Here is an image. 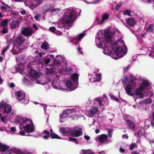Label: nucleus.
Masks as SVG:
<instances>
[{
    "instance_id": "f257e3e1",
    "label": "nucleus",
    "mask_w": 154,
    "mask_h": 154,
    "mask_svg": "<svg viewBox=\"0 0 154 154\" xmlns=\"http://www.w3.org/2000/svg\"><path fill=\"white\" fill-rule=\"evenodd\" d=\"M76 11L75 10H68L63 18V22L67 26H71L76 18Z\"/></svg>"
},
{
    "instance_id": "f03ea898",
    "label": "nucleus",
    "mask_w": 154,
    "mask_h": 154,
    "mask_svg": "<svg viewBox=\"0 0 154 154\" xmlns=\"http://www.w3.org/2000/svg\"><path fill=\"white\" fill-rule=\"evenodd\" d=\"M22 20L20 17L19 18L17 19L14 20L12 21L10 25L11 28L12 29H14L19 26V24L20 23Z\"/></svg>"
},
{
    "instance_id": "7ed1b4c3",
    "label": "nucleus",
    "mask_w": 154,
    "mask_h": 154,
    "mask_svg": "<svg viewBox=\"0 0 154 154\" xmlns=\"http://www.w3.org/2000/svg\"><path fill=\"white\" fill-rule=\"evenodd\" d=\"M29 74L33 78L35 79L34 81H35V82L38 83H39V81L36 79L37 78H38L39 76V75L37 71L33 69H31L29 70Z\"/></svg>"
},
{
    "instance_id": "20e7f679",
    "label": "nucleus",
    "mask_w": 154,
    "mask_h": 154,
    "mask_svg": "<svg viewBox=\"0 0 154 154\" xmlns=\"http://www.w3.org/2000/svg\"><path fill=\"white\" fill-rule=\"evenodd\" d=\"M117 55L120 57H122L125 54V51L122 47H117V49L115 51Z\"/></svg>"
},
{
    "instance_id": "39448f33",
    "label": "nucleus",
    "mask_w": 154,
    "mask_h": 154,
    "mask_svg": "<svg viewBox=\"0 0 154 154\" xmlns=\"http://www.w3.org/2000/svg\"><path fill=\"white\" fill-rule=\"evenodd\" d=\"M22 34L24 36H31L33 33V29L29 28H24L22 31Z\"/></svg>"
},
{
    "instance_id": "423d86ee",
    "label": "nucleus",
    "mask_w": 154,
    "mask_h": 154,
    "mask_svg": "<svg viewBox=\"0 0 154 154\" xmlns=\"http://www.w3.org/2000/svg\"><path fill=\"white\" fill-rule=\"evenodd\" d=\"M81 128H79V130H71V136L73 137H79L82 134V132Z\"/></svg>"
},
{
    "instance_id": "0eeeda50",
    "label": "nucleus",
    "mask_w": 154,
    "mask_h": 154,
    "mask_svg": "<svg viewBox=\"0 0 154 154\" xmlns=\"http://www.w3.org/2000/svg\"><path fill=\"white\" fill-rule=\"evenodd\" d=\"M126 93L129 95L132 96L135 93V90L130 85H128L125 88Z\"/></svg>"
},
{
    "instance_id": "6e6552de",
    "label": "nucleus",
    "mask_w": 154,
    "mask_h": 154,
    "mask_svg": "<svg viewBox=\"0 0 154 154\" xmlns=\"http://www.w3.org/2000/svg\"><path fill=\"white\" fill-rule=\"evenodd\" d=\"M97 138L101 143H102L106 141L108 137L107 135L103 134L100 135L99 136H97V138H95V139L97 141Z\"/></svg>"
},
{
    "instance_id": "1a4fd4ad",
    "label": "nucleus",
    "mask_w": 154,
    "mask_h": 154,
    "mask_svg": "<svg viewBox=\"0 0 154 154\" xmlns=\"http://www.w3.org/2000/svg\"><path fill=\"white\" fill-rule=\"evenodd\" d=\"M60 131L63 135H68L69 134L71 135V129L68 128H61Z\"/></svg>"
},
{
    "instance_id": "9d476101",
    "label": "nucleus",
    "mask_w": 154,
    "mask_h": 154,
    "mask_svg": "<svg viewBox=\"0 0 154 154\" xmlns=\"http://www.w3.org/2000/svg\"><path fill=\"white\" fill-rule=\"evenodd\" d=\"M25 94L23 91H18L15 93L16 98L18 100H21L25 98Z\"/></svg>"
},
{
    "instance_id": "9b49d317",
    "label": "nucleus",
    "mask_w": 154,
    "mask_h": 154,
    "mask_svg": "<svg viewBox=\"0 0 154 154\" xmlns=\"http://www.w3.org/2000/svg\"><path fill=\"white\" fill-rule=\"evenodd\" d=\"M23 128L28 133L33 132L35 129V128L33 125V123L32 124V125L27 124L23 127Z\"/></svg>"
},
{
    "instance_id": "f8f14e48",
    "label": "nucleus",
    "mask_w": 154,
    "mask_h": 154,
    "mask_svg": "<svg viewBox=\"0 0 154 154\" xmlns=\"http://www.w3.org/2000/svg\"><path fill=\"white\" fill-rule=\"evenodd\" d=\"M127 24L130 26H133L136 23V21L133 18H128L126 20Z\"/></svg>"
},
{
    "instance_id": "ddd939ff",
    "label": "nucleus",
    "mask_w": 154,
    "mask_h": 154,
    "mask_svg": "<svg viewBox=\"0 0 154 154\" xmlns=\"http://www.w3.org/2000/svg\"><path fill=\"white\" fill-rule=\"evenodd\" d=\"M98 111V109L97 107H95L91 109L89 112V115L90 116L93 117L95 116V115L96 114Z\"/></svg>"
},
{
    "instance_id": "4468645a",
    "label": "nucleus",
    "mask_w": 154,
    "mask_h": 154,
    "mask_svg": "<svg viewBox=\"0 0 154 154\" xmlns=\"http://www.w3.org/2000/svg\"><path fill=\"white\" fill-rule=\"evenodd\" d=\"M16 43L18 45H21L25 41V39L23 37L19 36L16 39Z\"/></svg>"
},
{
    "instance_id": "2eb2a0df",
    "label": "nucleus",
    "mask_w": 154,
    "mask_h": 154,
    "mask_svg": "<svg viewBox=\"0 0 154 154\" xmlns=\"http://www.w3.org/2000/svg\"><path fill=\"white\" fill-rule=\"evenodd\" d=\"M12 110V107L9 105L5 104L4 107L3 111L6 113H10Z\"/></svg>"
},
{
    "instance_id": "dca6fc26",
    "label": "nucleus",
    "mask_w": 154,
    "mask_h": 154,
    "mask_svg": "<svg viewBox=\"0 0 154 154\" xmlns=\"http://www.w3.org/2000/svg\"><path fill=\"white\" fill-rule=\"evenodd\" d=\"M59 57V56L57 55L54 60V67L55 69H58V67L60 65L61 63L60 60H57V58Z\"/></svg>"
},
{
    "instance_id": "f3484780",
    "label": "nucleus",
    "mask_w": 154,
    "mask_h": 154,
    "mask_svg": "<svg viewBox=\"0 0 154 154\" xmlns=\"http://www.w3.org/2000/svg\"><path fill=\"white\" fill-rule=\"evenodd\" d=\"M79 75L76 73L72 74L71 76V79L76 84V86L78 84V81Z\"/></svg>"
},
{
    "instance_id": "a211bd4d",
    "label": "nucleus",
    "mask_w": 154,
    "mask_h": 154,
    "mask_svg": "<svg viewBox=\"0 0 154 154\" xmlns=\"http://www.w3.org/2000/svg\"><path fill=\"white\" fill-rule=\"evenodd\" d=\"M66 85L68 88L70 89L71 91H73L76 88V87L74 86L70 80H68L66 81Z\"/></svg>"
},
{
    "instance_id": "6ab92c4d",
    "label": "nucleus",
    "mask_w": 154,
    "mask_h": 154,
    "mask_svg": "<svg viewBox=\"0 0 154 154\" xmlns=\"http://www.w3.org/2000/svg\"><path fill=\"white\" fill-rule=\"evenodd\" d=\"M128 128L129 129L133 130L135 128V125L132 121L128 120L126 121Z\"/></svg>"
},
{
    "instance_id": "aec40b11",
    "label": "nucleus",
    "mask_w": 154,
    "mask_h": 154,
    "mask_svg": "<svg viewBox=\"0 0 154 154\" xmlns=\"http://www.w3.org/2000/svg\"><path fill=\"white\" fill-rule=\"evenodd\" d=\"M11 51L14 54H17L20 52V48L17 46H13Z\"/></svg>"
},
{
    "instance_id": "412c9836",
    "label": "nucleus",
    "mask_w": 154,
    "mask_h": 154,
    "mask_svg": "<svg viewBox=\"0 0 154 154\" xmlns=\"http://www.w3.org/2000/svg\"><path fill=\"white\" fill-rule=\"evenodd\" d=\"M149 86V82L146 80H143V82L142 83L140 86V88L142 89H145L146 87H148Z\"/></svg>"
},
{
    "instance_id": "4be33fe9",
    "label": "nucleus",
    "mask_w": 154,
    "mask_h": 154,
    "mask_svg": "<svg viewBox=\"0 0 154 154\" xmlns=\"http://www.w3.org/2000/svg\"><path fill=\"white\" fill-rule=\"evenodd\" d=\"M9 148V147L8 146L0 143V152L5 151L8 150Z\"/></svg>"
},
{
    "instance_id": "5701e85b",
    "label": "nucleus",
    "mask_w": 154,
    "mask_h": 154,
    "mask_svg": "<svg viewBox=\"0 0 154 154\" xmlns=\"http://www.w3.org/2000/svg\"><path fill=\"white\" fill-rule=\"evenodd\" d=\"M101 16L102 19L100 20V23H102L105 20L108 19L109 17V15L107 13H106L102 15Z\"/></svg>"
},
{
    "instance_id": "b1692460",
    "label": "nucleus",
    "mask_w": 154,
    "mask_h": 154,
    "mask_svg": "<svg viewBox=\"0 0 154 154\" xmlns=\"http://www.w3.org/2000/svg\"><path fill=\"white\" fill-rule=\"evenodd\" d=\"M41 47L43 49H48L49 48L48 43L47 42H44L41 46Z\"/></svg>"
},
{
    "instance_id": "393cba45",
    "label": "nucleus",
    "mask_w": 154,
    "mask_h": 154,
    "mask_svg": "<svg viewBox=\"0 0 154 154\" xmlns=\"http://www.w3.org/2000/svg\"><path fill=\"white\" fill-rule=\"evenodd\" d=\"M111 34L109 31H107L105 32L104 36L106 40H110L111 37Z\"/></svg>"
},
{
    "instance_id": "a878e982",
    "label": "nucleus",
    "mask_w": 154,
    "mask_h": 154,
    "mask_svg": "<svg viewBox=\"0 0 154 154\" xmlns=\"http://www.w3.org/2000/svg\"><path fill=\"white\" fill-rule=\"evenodd\" d=\"M50 136L51 138L52 139H61V137L59 136L58 135L56 134L55 133H51L50 134Z\"/></svg>"
},
{
    "instance_id": "bb28decb",
    "label": "nucleus",
    "mask_w": 154,
    "mask_h": 154,
    "mask_svg": "<svg viewBox=\"0 0 154 154\" xmlns=\"http://www.w3.org/2000/svg\"><path fill=\"white\" fill-rule=\"evenodd\" d=\"M85 35V34L84 33H82L76 35L75 37V38L78 41H80Z\"/></svg>"
},
{
    "instance_id": "cd10ccee",
    "label": "nucleus",
    "mask_w": 154,
    "mask_h": 154,
    "mask_svg": "<svg viewBox=\"0 0 154 154\" xmlns=\"http://www.w3.org/2000/svg\"><path fill=\"white\" fill-rule=\"evenodd\" d=\"M143 89H142L141 88H140V87L138 88L136 91V94L137 95H142V91Z\"/></svg>"
},
{
    "instance_id": "c85d7f7f",
    "label": "nucleus",
    "mask_w": 154,
    "mask_h": 154,
    "mask_svg": "<svg viewBox=\"0 0 154 154\" xmlns=\"http://www.w3.org/2000/svg\"><path fill=\"white\" fill-rule=\"evenodd\" d=\"M42 1L43 0H33V2L35 6L37 7L41 4Z\"/></svg>"
},
{
    "instance_id": "c756f323",
    "label": "nucleus",
    "mask_w": 154,
    "mask_h": 154,
    "mask_svg": "<svg viewBox=\"0 0 154 154\" xmlns=\"http://www.w3.org/2000/svg\"><path fill=\"white\" fill-rule=\"evenodd\" d=\"M154 29V25L153 24H150L148 27L147 31L148 32H150L152 31Z\"/></svg>"
},
{
    "instance_id": "7c9ffc66",
    "label": "nucleus",
    "mask_w": 154,
    "mask_h": 154,
    "mask_svg": "<svg viewBox=\"0 0 154 154\" xmlns=\"http://www.w3.org/2000/svg\"><path fill=\"white\" fill-rule=\"evenodd\" d=\"M8 21V20L7 19L3 20L1 22V25L3 27L7 26Z\"/></svg>"
},
{
    "instance_id": "2f4dec72",
    "label": "nucleus",
    "mask_w": 154,
    "mask_h": 154,
    "mask_svg": "<svg viewBox=\"0 0 154 154\" xmlns=\"http://www.w3.org/2000/svg\"><path fill=\"white\" fill-rule=\"evenodd\" d=\"M3 4L5 5V6L2 5L0 7L1 8L2 10H8V8H10V7L7 4H6L5 3H3Z\"/></svg>"
},
{
    "instance_id": "473e14b6",
    "label": "nucleus",
    "mask_w": 154,
    "mask_h": 154,
    "mask_svg": "<svg viewBox=\"0 0 154 154\" xmlns=\"http://www.w3.org/2000/svg\"><path fill=\"white\" fill-rule=\"evenodd\" d=\"M132 74L130 75V76L129 78V82H130L132 83L136 79V77L135 76H133Z\"/></svg>"
},
{
    "instance_id": "72a5a7b5",
    "label": "nucleus",
    "mask_w": 154,
    "mask_h": 154,
    "mask_svg": "<svg viewBox=\"0 0 154 154\" xmlns=\"http://www.w3.org/2000/svg\"><path fill=\"white\" fill-rule=\"evenodd\" d=\"M122 82L123 84L125 83L128 80V76L126 75H125L123 78L122 79Z\"/></svg>"
},
{
    "instance_id": "f704fd0d",
    "label": "nucleus",
    "mask_w": 154,
    "mask_h": 154,
    "mask_svg": "<svg viewBox=\"0 0 154 154\" xmlns=\"http://www.w3.org/2000/svg\"><path fill=\"white\" fill-rule=\"evenodd\" d=\"M69 140L70 141H72L75 143L76 144H78V141L77 139L75 138H73L70 137L68 138Z\"/></svg>"
},
{
    "instance_id": "c9c22d12",
    "label": "nucleus",
    "mask_w": 154,
    "mask_h": 154,
    "mask_svg": "<svg viewBox=\"0 0 154 154\" xmlns=\"http://www.w3.org/2000/svg\"><path fill=\"white\" fill-rule=\"evenodd\" d=\"M1 32L3 34H5L8 32V30L7 28L5 27H3V30H1Z\"/></svg>"
},
{
    "instance_id": "e433bc0d",
    "label": "nucleus",
    "mask_w": 154,
    "mask_h": 154,
    "mask_svg": "<svg viewBox=\"0 0 154 154\" xmlns=\"http://www.w3.org/2000/svg\"><path fill=\"white\" fill-rule=\"evenodd\" d=\"M29 121L31 122V123L32 124V120L29 119H26L23 120V122H22L21 125H23L24 124H25L27 123V121Z\"/></svg>"
},
{
    "instance_id": "4c0bfd02",
    "label": "nucleus",
    "mask_w": 154,
    "mask_h": 154,
    "mask_svg": "<svg viewBox=\"0 0 154 154\" xmlns=\"http://www.w3.org/2000/svg\"><path fill=\"white\" fill-rule=\"evenodd\" d=\"M107 131L108 133L109 137H112V129H109Z\"/></svg>"
},
{
    "instance_id": "58836bf2",
    "label": "nucleus",
    "mask_w": 154,
    "mask_h": 154,
    "mask_svg": "<svg viewBox=\"0 0 154 154\" xmlns=\"http://www.w3.org/2000/svg\"><path fill=\"white\" fill-rule=\"evenodd\" d=\"M152 119L151 124L152 127L154 128V112L152 114Z\"/></svg>"
},
{
    "instance_id": "ea45409f",
    "label": "nucleus",
    "mask_w": 154,
    "mask_h": 154,
    "mask_svg": "<svg viewBox=\"0 0 154 154\" xmlns=\"http://www.w3.org/2000/svg\"><path fill=\"white\" fill-rule=\"evenodd\" d=\"M110 97L111 99H112L114 100H116L117 102L119 101V99L117 98L115 96L112 94H111L110 95Z\"/></svg>"
},
{
    "instance_id": "a19ab883",
    "label": "nucleus",
    "mask_w": 154,
    "mask_h": 154,
    "mask_svg": "<svg viewBox=\"0 0 154 154\" xmlns=\"http://www.w3.org/2000/svg\"><path fill=\"white\" fill-rule=\"evenodd\" d=\"M130 68V65H128L126 67L124 68V73H125L128 71Z\"/></svg>"
},
{
    "instance_id": "79ce46f5",
    "label": "nucleus",
    "mask_w": 154,
    "mask_h": 154,
    "mask_svg": "<svg viewBox=\"0 0 154 154\" xmlns=\"http://www.w3.org/2000/svg\"><path fill=\"white\" fill-rule=\"evenodd\" d=\"M136 145L135 143H133L131 144L130 146L129 149L130 150H132L135 147Z\"/></svg>"
},
{
    "instance_id": "37998d69",
    "label": "nucleus",
    "mask_w": 154,
    "mask_h": 154,
    "mask_svg": "<svg viewBox=\"0 0 154 154\" xmlns=\"http://www.w3.org/2000/svg\"><path fill=\"white\" fill-rule=\"evenodd\" d=\"M122 5V4L121 3H119L116 5V10L117 11L118 10L119 8Z\"/></svg>"
},
{
    "instance_id": "c03bdc74",
    "label": "nucleus",
    "mask_w": 154,
    "mask_h": 154,
    "mask_svg": "<svg viewBox=\"0 0 154 154\" xmlns=\"http://www.w3.org/2000/svg\"><path fill=\"white\" fill-rule=\"evenodd\" d=\"M50 61L51 59L49 58H48L45 59L44 62L47 65L50 62Z\"/></svg>"
},
{
    "instance_id": "a18cd8bd",
    "label": "nucleus",
    "mask_w": 154,
    "mask_h": 154,
    "mask_svg": "<svg viewBox=\"0 0 154 154\" xmlns=\"http://www.w3.org/2000/svg\"><path fill=\"white\" fill-rule=\"evenodd\" d=\"M82 151L83 152V153H91V150L90 149L88 150H83L82 149Z\"/></svg>"
},
{
    "instance_id": "49530a36",
    "label": "nucleus",
    "mask_w": 154,
    "mask_h": 154,
    "mask_svg": "<svg viewBox=\"0 0 154 154\" xmlns=\"http://www.w3.org/2000/svg\"><path fill=\"white\" fill-rule=\"evenodd\" d=\"M72 69L70 68H67L66 69V72L68 73V74H70L71 72H72Z\"/></svg>"
},
{
    "instance_id": "de8ad7c7",
    "label": "nucleus",
    "mask_w": 154,
    "mask_h": 154,
    "mask_svg": "<svg viewBox=\"0 0 154 154\" xmlns=\"http://www.w3.org/2000/svg\"><path fill=\"white\" fill-rule=\"evenodd\" d=\"M130 13L131 11L127 10H125V11L124 12V14L128 15L129 16H130Z\"/></svg>"
},
{
    "instance_id": "09e8293b",
    "label": "nucleus",
    "mask_w": 154,
    "mask_h": 154,
    "mask_svg": "<svg viewBox=\"0 0 154 154\" xmlns=\"http://www.w3.org/2000/svg\"><path fill=\"white\" fill-rule=\"evenodd\" d=\"M95 100L97 101L98 102L100 105H101L102 101L101 100L99 99L98 98H96L95 99Z\"/></svg>"
},
{
    "instance_id": "8fccbe9b",
    "label": "nucleus",
    "mask_w": 154,
    "mask_h": 154,
    "mask_svg": "<svg viewBox=\"0 0 154 154\" xmlns=\"http://www.w3.org/2000/svg\"><path fill=\"white\" fill-rule=\"evenodd\" d=\"M49 30L52 32H54L56 30V28L54 27H51L49 28Z\"/></svg>"
},
{
    "instance_id": "3c124183",
    "label": "nucleus",
    "mask_w": 154,
    "mask_h": 154,
    "mask_svg": "<svg viewBox=\"0 0 154 154\" xmlns=\"http://www.w3.org/2000/svg\"><path fill=\"white\" fill-rule=\"evenodd\" d=\"M9 86L11 88H13L15 87V85L13 83H11V84H9Z\"/></svg>"
},
{
    "instance_id": "603ef678",
    "label": "nucleus",
    "mask_w": 154,
    "mask_h": 154,
    "mask_svg": "<svg viewBox=\"0 0 154 154\" xmlns=\"http://www.w3.org/2000/svg\"><path fill=\"white\" fill-rule=\"evenodd\" d=\"M146 102L147 103H151L152 102V100L150 98H149L146 100Z\"/></svg>"
},
{
    "instance_id": "864d4df0",
    "label": "nucleus",
    "mask_w": 154,
    "mask_h": 154,
    "mask_svg": "<svg viewBox=\"0 0 154 154\" xmlns=\"http://www.w3.org/2000/svg\"><path fill=\"white\" fill-rule=\"evenodd\" d=\"M10 47L9 45H8V46H6V47H4L3 48V50L5 51L6 52L7 51L8 49H9Z\"/></svg>"
},
{
    "instance_id": "5fc2aeb1",
    "label": "nucleus",
    "mask_w": 154,
    "mask_h": 154,
    "mask_svg": "<svg viewBox=\"0 0 154 154\" xmlns=\"http://www.w3.org/2000/svg\"><path fill=\"white\" fill-rule=\"evenodd\" d=\"M6 104L5 103H4L3 101H2L0 103V108L4 106Z\"/></svg>"
},
{
    "instance_id": "6e6d98bb",
    "label": "nucleus",
    "mask_w": 154,
    "mask_h": 154,
    "mask_svg": "<svg viewBox=\"0 0 154 154\" xmlns=\"http://www.w3.org/2000/svg\"><path fill=\"white\" fill-rule=\"evenodd\" d=\"M50 136V135H46L44 136L43 137V138L45 140L48 139L49 138V137Z\"/></svg>"
},
{
    "instance_id": "4d7b16f0",
    "label": "nucleus",
    "mask_w": 154,
    "mask_h": 154,
    "mask_svg": "<svg viewBox=\"0 0 154 154\" xmlns=\"http://www.w3.org/2000/svg\"><path fill=\"white\" fill-rule=\"evenodd\" d=\"M84 138L85 139L88 140H89L90 138V137L88 135H85L84 136Z\"/></svg>"
},
{
    "instance_id": "13d9d810",
    "label": "nucleus",
    "mask_w": 154,
    "mask_h": 154,
    "mask_svg": "<svg viewBox=\"0 0 154 154\" xmlns=\"http://www.w3.org/2000/svg\"><path fill=\"white\" fill-rule=\"evenodd\" d=\"M43 132L44 134L47 135H50L49 132L47 130H45Z\"/></svg>"
},
{
    "instance_id": "bf43d9fd",
    "label": "nucleus",
    "mask_w": 154,
    "mask_h": 154,
    "mask_svg": "<svg viewBox=\"0 0 154 154\" xmlns=\"http://www.w3.org/2000/svg\"><path fill=\"white\" fill-rule=\"evenodd\" d=\"M137 134L138 135L141 136L143 135L142 133V130H139L137 132Z\"/></svg>"
},
{
    "instance_id": "052dcab7",
    "label": "nucleus",
    "mask_w": 154,
    "mask_h": 154,
    "mask_svg": "<svg viewBox=\"0 0 154 154\" xmlns=\"http://www.w3.org/2000/svg\"><path fill=\"white\" fill-rule=\"evenodd\" d=\"M10 130L12 131L13 132H14L16 131V128H15L13 127H12L11 128H10Z\"/></svg>"
},
{
    "instance_id": "680f3d73",
    "label": "nucleus",
    "mask_w": 154,
    "mask_h": 154,
    "mask_svg": "<svg viewBox=\"0 0 154 154\" xmlns=\"http://www.w3.org/2000/svg\"><path fill=\"white\" fill-rule=\"evenodd\" d=\"M119 150L122 153H124L125 152V149L122 148V147L119 148Z\"/></svg>"
},
{
    "instance_id": "e2e57ef3",
    "label": "nucleus",
    "mask_w": 154,
    "mask_h": 154,
    "mask_svg": "<svg viewBox=\"0 0 154 154\" xmlns=\"http://www.w3.org/2000/svg\"><path fill=\"white\" fill-rule=\"evenodd\" d=\"M122 138L123 139L125 138L126 139H127L128 138V137L127 134H125L122 136Z\"/></svg>"
},
{
    "instance_id": "0e129e2a",
    "label": "nucleus",
    "mask_w": 154,
    "mask_h": 154,
    "mask_svg": "<svg viewBox=\"0 0 154 154\" xmlns=\"http://www.w3.org/2000/svg\"><path fill=\"white\" fill-rule=\"evenodd\" d=\"M57 10L58 11H60V9L59 8H57L56 9H53L52 10V11H51V12H54L55 11H56V10Z\"/></svg>"
},
{
    "instance_id": "69168bd1",
    "label": "nucleus",
    "mask_w": 154,
    "mask_h": 154,
    "mask_svg": "<svg viewBox=\"0 0 154 154\" xmlns=\"http://www.w3.org/2000/svg\"><path fill=\"white\" fill-rule=\"evenodd\" d=\"M21 13L22 15H25L26 14V11L25 10H23L21 12Z\"/></svg>"
},
{
    "instance_id": "338daca9",
    "label": "nucleus",
    "mask_w": 154,
    "mask_h": 154,
    "mask_svg": "<svg viewBox=\"0 0 154 154\" xmlns=\"http://www.w3.org/2000/svg\"><path fill=\"white\" fill-rule=\"evenodd\" d=\"M19 133L21 135H22V136H24V135H25V133L24 132L20 131L19 132Z\"/></svg>"
},
{
    "instance_id": "774afa93",
    "label": "nucleus",
    "mask_w": 154,
    "mask_h": 154,
    "mask_svg": "<svg viewBox=\"0 0 154 154\" xmlns=\"http://www.w3.org/2000/svg\"><path fill=\"white\" fill-rule=\"evenodd\" d=\"M33 28L35 29H38V28L37 26L35 24H33Z\"/></svg>"
}]
</instances>
